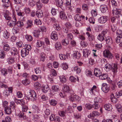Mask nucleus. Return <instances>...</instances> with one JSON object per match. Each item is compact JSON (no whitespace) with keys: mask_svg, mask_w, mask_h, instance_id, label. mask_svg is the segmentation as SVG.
Listing matches in <instances>:
<instances>
[{"mask_svg":"<svg viewBox=\"0 0 122 122\" xmlns=\"http://www.w3.org/2000/svg\"><path fill=\"white\" fill-rule=\"evenodd\" d=\"M26 28L27 29L30 28L33 25V22L31 20H28L26 23Z\"/></svg>","mask_w":122,"mask_h":122,"instance_id":"7c9ffc66","label":"nucleus"},{"mask_svg":"<svg viewBox=\"0 0 122 122\" xmlns=\"http://www.w3.org/2000/svg\"><path fill=\"white\" fill-rule=\"evenodd\" d=\"M9 12L7 11L6 12H5L4 15V16L5 17V19L7 20H10L11 19V17L9 15Z\"/></svg>","mask_w":122,"mask_h":122,"instance_id":"c85d7f7f","label":"nucleus"},{"mask_svg":"<svg viewBox=\"0 0 122 122\" xmlns=\"http://www.w3.org/2000/svg\"><path fill=\"white\" fill-rule=\"evenodd\" d=\"M100 10L101 12L103 13H105L107 10V6L105 5H101L100 8Z\"/></svg>","mask_w":122,"mask_h":122,"instance_id":"a211bd4d","label":"nucleus"},{"mask_svg":"<svg viewBox=\"0 0 122 122\" xmlns=\"http://www.w3.org/2000/svg\"><path fill=\"white\" fill-rule=\"evenodd\" d=\"M116 107L118 112L121 113L122 112V107L121 105L119 104H117L116 105Z\"/></svg>","mask_w":122,"mask_h":122,"instance_id":"e433bc0d","label":"nucleus"},{"mask_svg":"<svg viewBox=\"0 0 122 122\" xmlns=\"http://www.w3.org/2000/svg\"><path fill=\"white\" fill-rule=\"evenodd\" d=\"M41 31L39 30H34L33 33L34 36L36 37H38L40 35V32Z\"/></svg>","mask_w":122,"mask_h":122,"instance_id":"c9c22d12","label":"nucleus"},{"mask_svg":"<svg viewBox=\"0 0 122 122\" xmlns=\"http://www.w3.org/2000/svg\"><path fill=\"white\" fill-rule=\"evenodd\" d=\"M104 107L106 110L108 111H111L112 109V105L109 104H105Z\"/></svg>","mask_w":122,"mask_h":122,"instance_id":"412c9836","label":"nucleus"},{"mask_svg":"<svg viewBox=\"0 0 122 122\" xmlns=\"http://www.w3.org/2000/svg\"><path fill=\"white\" fill-rule=\"evenodd\" d=\"M62 44L64 46H66L69 43V40L67 39H65L62 41Z\"/></svg>","mask_w":122,"mask_h":122,"instance_id":"79ce46f5","label":"nucleus"},{"mask_svg":"<svg viewBox=\"0 0 122 122\" xmlns=\"http://www.w3.org/2000/svg\"><path fill=\"white\" fill-rule=\"evenodd\" d=\"M100 114L98 112L94 111L92 112V114L90 113V115H88V117L89 118H90L95 116H98Z\"/></svg>","mask_w":122,"mask_h":122,"instance_id":"4be33fe9","label":"nucleus"},{"mask_svg":"<svg viewBox=\"0 0 122 122\" xmlns=\"http://www.w3.org/2000/svg\"><path fill=\"white\" fill-rule=\"evenodd\" d=\"M74 71H76L77 73H79L81 72V70L80 68L77 66L74 67Z\"/></svg>","mask_w":122,"mask_h":122,"instance_id":"5fc2aeb1","label":"nucleus"},{"mask_svg":"<svg viewBox=\"0 0 122 122\" xmlns=\"http://www.w3.org/2000/svg\"><path fill=\"white\" fill-rule=\"evenodd\" d=\"M12 32L14 34L18 33L19 31V29L16 27H14L12 29Z\"/></svg>","mask_w":122,"mask_h":122,"instance_id":"a18cd8bd","label":"nucleus"},{"mask_svg":"<svg viewBox=\"0 0 122 122\" xmlns=\"http://www.w3.org/2000/svg\"><path fill=\"white\" fill-rule=\"evenodd\" d=\"M74 19L76 21H84L85 20V16L79 14H76L75 16Z\"/></svg>","mask_w":122,"mask_h":122,"instance_id":"6e6552de","label":"nucleus"},{"mask_svg":"<svg viewBox=\"0 0 122 122\" xmlns=\"http://www.w3.org/2000/svg\"><path fill=\"white\" fill-rule=\"evenodd\" d=\"M122 41V37L121 36H117L116 38V43H118L121 42V39Z\"/></svg>","mask_w":122,"mask_h":122,"instance_id":"8fccbe9b","label":"nucleus"},{"mask_svg":"<svg viewBox=\"0 0 122 122\" xmlns=\"http://www.w3.org/2000/svg\"><path fill=\"white\" fill-rule=\"evenodd\" d=\"M92 15L93 16H96L97 15V11L95 10H92L91 11Z\"/></svg>","mask_w":122,"mask_h":122,"instance_id":"338daca9","label":"nucleus"},{"mask_svg":"<svg viewBox=\"0 0 122 122\" xmlns=\"http://www.w3.org/2000/svg\"><path fill=\"white\" fill-rule=\"evenodd\" d=\"M59 90V87L57 86L54 85L52 87V90L51 92V93L52 95H54L56 94Z\"/></svg>","mask_w":122,"mask_h":122,"instance_id":"423d86ee","label":"nucleus"},{"mask_svg":"<svg viewBox=\"0 0 122 122\" xmlns=\"http://www.w3.org/2000/svg\"><path fill=\"white\" fill-rule=\"evenodd\" d=\"M63 90L64 92L67 93L69 92L70 91L69 86L66 85H65L63 86Z\"/></svg>","mask_w":122,"mask_h":122,"instance_id":"473e14b6","label":"nucleus"},{"mask_svg":"<svg viewBox=\"0 0 122 122\" xmlns=\"http://www.w3.org/2000/svg\"><path fill=\"white\" fill-rule=\"evenodd\" d=\"M102 101V99L98 97H95L94 99V102L95 103H98V102H101Z\"/></svg>","mask_w":122,"mask_h":122,"instance_id":"4d7b16f0","label":"nucleus"},{"mask_svg":"<svg viewBox=\"0 0 122 122\" xmlns=\"http://www.w3.org/2000/svg\"><path fill=\"white\" fill-rule=\"evenodd\" d=\"M82 8L83 10H86L88 8V6L87 4H84L82 5Z\"/></svg>","mask_w":122,"mask_h":122,"instance_id":"69168bd1","label":"nucleus"},{"mask_svg":"<svg viewBox=\"0 0 122 122\" xmlns=\"http://www.w3.org/2000/svg\"><path fill=\"white\" fill-rule=\"evenodd\" d=\"M105 41L106 43L108 45L112 44V39L110 37H107L106 38Z\"/></svg>","mask_w":122,"mask_h":122,"instance_id":"f704fd0d","label":"nucleus"},{"mask_svg":"<svg viewBox=\"0 0 122 122\" xmlns=\"http://www.w3.org/2000/svg\"><path fill=\"white\" fill-rule=\"evenodd\" d=\"M59 57L61 60H67L68 58V56L67 55L62 54L59 55Z\"/></svg>","mask_w":122,"mask_h":122,"instance_id":"72a5a7b5","label":"nucleus"},{"mask_svg":"<svg viewBox=\"0 0 122 122\" xmlns=\"http://www.w3.org/2000/svg\"><path fill=\"white\" fill-rule=\"evenodd\" d=\"M2 2L4 3L3 4V6L5 8H7L10 6V2L9 0H2Z\"/></svg>","mask_w":122,"mask_h":122,"instance_id":"f8f14e48","label":"nucleus"},{"mask_svg":"<svg viewBox=\"0 0 122 122\" xmlns=\"http://www.w3.org/2000/svg\"><path fill=\"white\" fill-rule=\"evenodd\" d=\"M51 75L53 76H55L57 75L56 71L54 69H51Z\"/></svg>","mask_w":122,"mask_h":122,"instance_id":"774afa93","label":"nucleus"},{"mask_svg":"<svg viewBox=\"0 0 122 122\" xmlns=\"http://www.w3.org/2000/svg\"><path fill=\"white\" fill-rule=\"evenodd\" d=\"M56 48L57 50H59L61 48V45L60 43L59 42H56L55 45Z\"/></svg>","mask_w":122,"mask_h":122,"instance_id":"a19ab883","label":"nucleus"},{"mask_svg":"<svg viewBox=\"0 0 122 122\" xmlns=\"http://www.w3.org/2000/svg\"><path fill=\"white\" fill-rule=\"evenodd\" d=\"M107 20V17L105 16H102L100 17L98 19V21L101 24L105 23Z\"/></svg>","mask_w":122,"mask_h":122,"instance_id":"9d476101","label":"nucleus"},{"mask_svg":"<svg viewBox=\"0 0 122 122\" xmlns=\"http://www.w3.org/2000/svg\"><path fill=\"white\" fill-rule=\"evenodd\" d=\"M62 66L64 70L68 68V65L66 63H62Z\"/></svg>","mask_w":122,"mask_h":122,"instance_id":"e2e57ef3","label":"nucleus"},{"mask_svg":"<svg viewBox=\"0 0 122 122\" xmlns=\"http://www.w3.org/2000/svg\"><path fill=\"white\" fill-rule=\"evenodd\" d=\"M101 89L103 92L107 93L109 90V86L106 83H103L102 85Z\"/></svg>","mask_w":122,"mask_h":122,"instance_id":"39448f33","label":"nucleus"},{"mask_svg":"<svg viewBox=\"0 0 122 122\" xmlns=\"http://www.w3.org/2000/svg\"><path fill=\"white\" fill-rule=\"evenodd\" d=\"M69 80L71 82H76L77 81H78L79 79L76 76L74 77L73 76H71L70 77Z\"/></svg>","mask_w":122,"mask_h":122,"instance_id":"b1692460","label":"nucleus"},{"mask_svg":"<svg viewBox=\"0 0 122 122\" xmlns=\"http://www.w3.org/2000/svg\"><path fill=\"white\" fill-rule=\"evenodd\" d=\"M5 56V54L4 51L0 50V58L1 59L4 58Z\"/></svg>","mask_w":122,"mask_h":122,"instance_id":"09e8293b","label":"nucleus"},{"mask_svg":"<svg viewBox=\"0 0 122 122\" xmlns=\"http://www.w3.org/2000/svg\"><path fill=\"white\" fill-rule=\"evenodd\" d=\"M16 21L15 18L14 21L10 20H9L7 22V25L10 27H12L16 25Z\"/></svg>","mask_w":122,"mask_h":122,"instance_id":"4468645a","label":"nucleus"},{"mask_svg":"<svg viewBox=\"0 0 122 122\" xmlns=\"http://www.w3.org/2000/svg\"><path fill=\"white\" fill-rule=\"evenodd\" d=\"M83 21H76V27H80L81 26Z\"/></svg>","mask_w":122,"mask_h":122,"instance_id":"603ef678","label":"nucleus"},{"mask_svg":"<svg viewBox=\"0 0 122 122\" xmlns=\"http://www.w3.org/2000/svg\"><path fill=\"white\" fill-rule=\"evenodd\" d=\"M56 5L57 7H61L63 5V1L62 0H56Z\"/></svg>","mask_w":122,"mask_h":122,"instance_id":"5701e85b","label":"nucleus"},{"mask_svg":"<svg viewBox=\"0 0 122 122\" xmlns=\"http://www.w3.org/2000/svg\"><path fill=\"white\" fill-rule=\"evenodd\" d=\"M44 43L40 40H38L36 43V46L37 47H40L41 46H44Z\"/></svg>","mask_w":122,"mask_h":122,"instance_id":"4c0bfd02","label":"nucleus"},{"mask_svg":"<svg viewBox=\"0 0 122 122\" xmlns=\"http://www.w3.org/2000/svg\"><path fill=\"white\" fill-rule=\"evenodd\" d=\"M36 15L37 17L39 18H41L43 16L42 11L40 9H38L36 12Z\"/></svg>","mask_w":122,"mask_h":122,"instance_id":"f3484780","label":"nucleus"},{"mask_svg":"<svg viewBox=\"0 0 122 122\" xmlns=\"http://www.w3.org/2000/svg\"><path fill=\"white\" fill-rule=\"evenodd\" d=\"M79 99V97L77 96L73 95L71 96L70 98V100L72 101H78Z\"/></svg>","mask_w":122,"mask_h":122,"instance_id":"bb28decb","label":"nucleus"},{"mask_svg":"<svg viewBox=\"0 0 122 122\" xmlns=\"http://www.w3.org/2000/svg\"><path fill=\"white\" fill-rule=\"evenodd\" d=\"M5 113L8 114H10L12 112L10 108L8 106H6L5 107Z\"/></svg>","mask_w":122,"mask_h":122,"instance_id":"cd10ccee","label":"nucleus"},{"mask_svg":"<svg viewBox=\"0 0 122 122\" xmlns=\"http://www.w3.org/2000/svg\"><path fill=\"white\" fill-rule=\"evenodd\" d=\"M103 54L104 56L105 57L108 59H112L113 57V56L111 53L108 50H105L103 52Z\"/></svg>","mask_w":122,"mask_h":122,"instance_id":"0eeeda50","label":"nucleus"},{"mask_svg":"<svg viewBox=\"0 0 122 122\" xmlns=\"http://www.w3.org/2000/svg\"><path fill=\"white\" fill-rule=\"evenodd\" d=\"M49 102L51 105L53 106H55L57 103V102L56 100L53 99L49 100Z\"/></svg>","mask_w":122,"mask_h":122,"instance_id":"3c124183","label":"nucleus"},{"mask_svg":"<svg viewBox=\"0 0 122 122\" xmlns=\"http://www.w3.org/2000/svg\"><path fill=\"white\" fill-rule=\"evenodd\" d=\"M105 67L107 69H110L111 68L112 71L114 73H116L117 71V65L115 64H113L112 65L107 64L105 65Z\"/></svg>","mask_w":122,"mask_h":122,"instance_id":"20e7f679","label":"nucleus"},{"mask_svg":"<svg viewBox=\"0 0 122 122\" xmlns=\"http://www.w3.org/2000/svg\"><path fill=\"white\" fill-rule=\"evenodd\" d=\"M16 45L18 48H21L23 47L24 46V44L23 43L21 42H19L16 43Z\"/></svg>","mask_w":122,"mask_h":122,"instance_id":"6e6d98bb","label":"nucleus"},{"mask_svg":"<svg viewBox=\"0 0 122 122\" xmlns=\"http://www.w3.org/2000/svg\"><path fill=\"white\" fill-rule=\"evenodd\" d=\"M112 13L117 18L120 15L121 10L120 9H116L113 10Z\"/></svg>","mask_w":122,"mask_h":122,"instance_id":"1a4fd4ad","label":"nucleus"},{"mask_svg":"<svg viewBox=\"0 0 122 122\" xmlns=\"http://www.w3.org/2000/svg\"><path fill=\"white\" fill-rule=\"evenodd\" d=\"M10 35V34L9 32H8L6 30H5L4 31L3 34V36L5 38L7 39L9 38Z\"/></svg>","mask_w":122,"mask_h":122,"instance_id":"c756f323","label":"nucleus"},{"mask_svg":"<svg viewBox=\"0 0 122 122\" xmlns=\"http://www.w3.org/2000/svg\"><path fill=\"white\" fill-rule=\"evenodd\" d=\"M34 86L36 89L38 90L40 88L41 85L38 82H36L34 83Z\"/></svg>","mask_w":122,"mask_h":122,"instance_id":"ea45409f","label":"nucleus"},{"mask_svg":"<svg viewBox=\"0 0 122 122\" xmlns=\"http://www.w3.org/2000/svg\"><path fill=\"white\" fill-rule=\"evenodd\" d=\"M53 26L55 30H59L61 29L60 27L57 23H55L53 25Z\"/></svg>","mask_w":122,"mask_h":122,"instance_id":"37998d69","label":"nucleus"},{"mask_svg":"<svg viewBox=\"0 0 122 122\" xmlns=\"http://www.w3.org/2000/svg\"><path fill=\"white\" fill-rule=\"evenodd\" d=\"M28 109V107L26 105L22 106V112H26Z\"/></svg>","mask_w":122,"mask_h":122,"instance_id":"13d9d810","label":"nucleus"},{"mask_svg":"<svg viewBox=\"0 0 122 122\" xmlns=\"http://www.w3.org/2000/svg\"><path fill=\"white\" fill-rule=\"evenodd\" d=\"M35 71L36 74H39L41 72V69L39 68H36L35 69Z\"/></svg>","mask_w":122,"mask_h":122,"instance_id":"0e129e2a","label":"nucleus"},{"mask_svg":"<svg viewBox=\"0 0 122 122\" xmlns=\"http://www.w3.org/2000/svg\"><path fill=\"white\" fill-rule=\"evenodd\" d=\"M101 72L99 69L98 68H95L94 70V74L95 76L97 77H99L102 74Z\"/></svg>","mask_w":122,"mask_h":122,"instance_id":"2eb2a0df","label":"nucleus"},{"mask_svg":"<svg viewBox=\"0 0 122 122\" xmlns=\"http://www.w3.org/2000/svg\"><path fill=\"white\" fill-rule=\"evenodd\" d=\"M4 50L6 51H8L10 49V47L9 45L8 44H5L3 47Z\"/></svg>","mask_w":122,"mask_h":122,"instance_id":"49530a36","label":"nucleus"},{"mask_svg":"<svg viewBox=\"0 0 122 122\" xmlns=\"http://www.w3.org/2000/svg\"><path fill=\"white\" fill-rule=\"evenodd\" d=\"M81 55L80 53L78 51H75L73 54V57L74 58L77 59H79Z\"/></svg>","mask_w":122,"mask_h":122,"instance_id":"2f4dec72","label":"nucleus"},{"mask_svg":"<svg viewBox=\"0 0 122 122\" xmlns=\"http://www.w3.org/2000/svg\"><path fill=\"white\" fill-rule=\"evenodd\" d=\"M59 77L60 80L62 82L64 83L66 82V79L64 76L63 75L61 76H59Z\"/></svg>","mask_w":122,"mask_h":122,"instance_id":"c03bdc74","label":"nucleus"},{"mask_svg":"<svg viewBox=\"0 0 122 122\" xmlns=\"http://www.w3.org/2000/svg\"><path fill=\"white\" fill-rule=\"evenodd\" d=\"M107 30H103L102 31L101 33L99 34L97 36L98 40L101 41H102L104 40L105 38V35L107 32Z\"/></svg>","mask_w":122,"mask_h":122,"instance_id":"7ed1b4c3","label":"nucleus"},{"mask_svg":"<svg viewBox=\"0 0 122 122\" xmlns=\"http://www.w3.org/2000/svg\"><path fill=\"white\" fill-rule=\"evenodd\" d=\"M60 16L61 19L62 20H66L67 18L66 14L63 11H61L60 12Z\"/></svg>","mask_w":122,"mask_h":122,"instance_id":"dca6fc26","label":"nucleus"},{"mask_svg":"<svg viewBox=\"0 0 122 122\" xmlns=\"http://www.w3.org/2000/svg\"><path fill=\"white\" fill-rule=\"evenodd\" d=\"M98 103H95L94 105H92V108L95 109H97L99 108V106Z\"/></svg>","mask_w":122,"mask_h":122,"instance_id":"bf43d9fd","label":"nucleus"},{"mask_svg":"<svg viewBox=\"0 0 122 122\" xmlns=\"http://www.w3.org/2000/svg\"><path fill=\"white\" fill-rule=\"evenodd\" d=\"M51 37L54 41H56L58 39L57 33L55 31H53L51 34Z\"/></svg>","mask_w":122,"mask_h":122,"instance_id":"9b49d317","label":"nucleus"},{"mask_svg":"<svg viewBox=\"0 0 122 122\" xmlns=\"http://www.w3.org/2000/svg\"><path fill=\"white\" fill-rule=\"evenodd\" d=\"M42 90L44 93H46L49 89V88L47 85H43L41 87Z\"/></svg>","mask_w":122,"mask_h":122,"instance_id":"a878e982","label":"nucleus"},{"mask_svg":"<svg viewBox=\"0 0 122 122\" xmlns=\"http://www.w3.org/2000/svg\"><path fill=\"white\" fill-rule=\"evenodd\" d=\"M11 55H13V54H14V57H10L8 58L7 59L8 61H16L19 60L18 56L17 55L18 53V52L15 48H12L11 50Z\"/></svg>","mask_w":122,"mask_h":122,"instance_id":"f257e3e1","label":"nucleus"},{"mask_svg":"<svg viewBox=\"0 0 122 122\" xmlns=\"http://www.w3.org/2000/svg\"><path fill=\"white\" fill-rule=\"evenodd\" d=\"M34 23L37 25H41V22L39 19H36L34 20Z\"/></svg>","mask_w":122,"mask_h":122,"instance_id":"680f3d73","label":"nucleus"},{"mask_svg":"<svg viewBox=\"0 0 122 122\" xmlns=\"http://www.w3.org/2000/svg\"><path fill=\"white\" fill-rule=\"evenodd\" d=\"M26 39L28 41H31L33 40L32 37L30 35H26L25 36Z\"/></svg>","mask_w":122,"mask_h":122,"instance_id":"052dcab7","label":"nucleus"},{"mask_svg":"<svg viewBox=\"0 0 122 122\" xmlns=\"http://www.w3.org/2000/svg\"><path fill=\"white\" fill-rule=\"evenodd\" d=\"M22 83L25 85L26 86L30 84V81L29 79L27 78L24 80L22 81Z\"/></svg>","mask_w":122,"mask_h":122,"instance_id":"58836bf2","label":"nucleus"},{"mask_svg":"<svg viewBox=\"0 0 122 122\" xmlns=\"http://www.w3.org/2000/svg\"><path fill=\"white\" fill-rule=\"evenodd\" d=\"M83 56L85 57H87L90 55V52L88 49H86L83 51Z\"/></svg>","mask_w":122,"mask_h":122,"instance_id":"6ab92c4d","label":"nucleus"},{"mask_svg":"<svg viewBox=\"0 0 122 122\" xmlns=\"http://www.w3.org/2000/svg\"><path fill=\"white\" fill-rule=\"evenodd\" d=\"M99 78L102 80H105L106 79L108 80L109 79V78H108V75L106 73H103L101 74Z\"/></svg>","mask_w":122,"mask_h":122,"instance_id":"393cba45","label":"nucleus"},{"mask_svg":"<svg viewBox=\"0 0 122 122\" xmlns=\"http://www.w3.org/2000/svg\"><path fill=\"white\" fill-rule=\"evenodd\" d=\"M16 24L19 27H21L23 26L24 25L23 23L21 21H17L16 22Z\"/></svg>","mask_w":122,"mask_h":122,"instance_id":"de8ad7c7","label":"nucleus"},{"mask_svg":"<svg viewBox=\"0 0 122 122\" xmlns=\"http://www.w3.org/2000/svg\"><path fill=\"white\" fill-rule=\"evenodd\" d=\"M86 35L88 37V39L90 41H92L94 40V36L92 34H90L89 32H87L86 33Z\"/></svg>","mask_w":122,"mask_h":122,"instance_id":"aec40b11","label":"nucleus"},{"mask_svg":"<svg viewBox=\"0 0 122 122\" xmlns=\"http://www.w3.org/2000/svg\"><path fill=\"white\" fill-rule=\"evenodd\" d=\"M28 53V51L25 48L22 49L21 50V55L23 57H25Z\"/></svg>","mask_w":122,"mask_h":122,"instance_id":"ddd939ff","label":"nucleus"},{"mask_svg":"<svg viewBox=\"0 0 122 122\" xmlns=\"http://www.w3.org/2000/svg\"><path fill=\"white\" fill-rule=\"evenodd\" d=\"M25 95L28 100L34 101L36 100L37 98L36 94L33 90H30L27 92Z\"/></svg>","mask_w":122,"mask_h":122,"instance_id":"f03ea898","label":"nucleus"},{"mask_svg":"<svg viewBox=\"0 0 122 122\" xmlns=\"http://www.w3.org/2000/svg\"><path fill=\"white\" fill-rule=\"evenodd\" d=\"M80 44L81 46L83 47H86L88 45V44L87 42L84 41H81Z\"/></svg>","mask_w":122,"mask_h":122,"instance_id":"864d4df0","label":"nucleus"}]
</instances>
